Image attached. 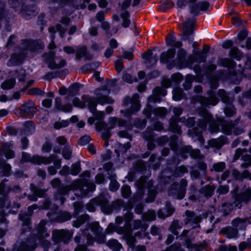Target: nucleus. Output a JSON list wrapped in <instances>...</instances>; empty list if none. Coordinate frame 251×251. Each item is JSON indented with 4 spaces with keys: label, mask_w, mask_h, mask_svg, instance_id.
Instances as JSON below:
<instances>
[{
    "label": "nucleus",
    "mask_w": 251,
    "mask_h": 251,
    "mask_svg": "<svg viewBox=\"0 0 251 251\" xmlns=\"http://www.w3.org/2000/svg\"><path fill=\"white\" fill-rule=\"evenodd\" d=\"M197 0H178L177 4L179 8H182L189 3L191 7V12L194 14H198L200 10H206L209 6L207 2L197 3Z\"/></svg>",
    "instance_id": "f257e3e1"
},
{
    "label": "nucleus",
    "mask_w": 251,
    "mask_h": 251,
    "mask_svg": "<svg viewBox=\"0 0 251 251\" xmlns=\"http://www.w3.org/2000/svg\"><path fill=\"white\" fill-rule=\"evenodd\" d=\"M46 63L51 69H57L64 67L66 64V61L60 57H55L50 55L46 59Z\"/></svg>",
    "instance_id": "f03ea898"
},
{
    "label": "nucleus",
    "mask_w": 251,
    "mask_h": 251,
    "mask_svg": "<svg viewBox=\"0 0 251 251\" xmlns=\"http://www.w3.org/2000/svg\"><path fill=\"white\" fill-rule=\"evenodd\" d=\"M53 160L52 157H44L39 156H34L31 158H30L29 155L26 153H23L21 159L22 162L30 161L36 164H49Z\"/></svg>",
    "instance_id": "7ed1b4c3"
},
{
    "label": "nucleus",
    "mask_w": 251,
    "mask_h": 251,
    "mask_svg": "<svg viewBox=\"0 0 251 251\" xmlns=\"http://www.w3.org/2000/svg\"><path fill=\"white\" fill-rule=\"evenodd\" d=\"M117 123V119L116 118H111L109 120L107 127L102 132V137L105 140H107L111 136L110 129L113 128Z\"/></svg>",
    "instance_id": "20e7f679"
},
{
    "label": "nucleus",
    "mask_w": 251,
    "mask_h": 251,
    "mask_svg": "<svg viewBox=\"0 0 251 251\" xmlns=\"http://www.w3.org/2000/svg\"><path fill=\"white\" fill-rule=\"evenodd\" d=\"M34 102L29 100L24 103L21 107V110L27 114H33L36 112Z\"/></svg>",
    "instance_id": "39448f33"
},
{
    "label": "nucleus",
    "mask_w": 251,
    "mask_h": 251,
    "mask_svg": "<svg viewBox=\"0 0 251 251\" xmlns=\"http://www.w3.org/2000/svg\"><path fill=\"white\" fill-rule=\"evenodd\" d=\"M78 85L77 84H74L70 87L68 90L65 87H61L59 90V93L62 95H64L68 93L70 95H74L78 92Z\"/></svg>",
    "instance_id": "423d86ee"
},
{
    "label": "nucleus",
    "mask_w": 251,
    "mask_h": 251,
    "mask_svg": "<svg viewBox=\"0 0 251 251\" xmlns=\"http://www.w3.org/2000/svg\"><path fill=\"white\" fill-rule=\"evenodd\" d=\"M175 49H170L166 52H163L160 55V60L162 63H167L169 60L173 58L175 55Z\"/></svg>",
    "instance_id": "0eeeda50"
},
{
    "label": "nucleus",
    "mask_w": 251,
    "mask_h": 251,
    "mask_svg": "<svg viewBox=\"0 0 251 251\" xmlns=\"http://www.w3.org/2000/svg\"><path fill=\"white\" fill-rule=\"evenodd\" d=\"M76 57L80 58L85 57L86 59L89 60L92 57V55L87 52L86 48L85 47H81L77 49L76 52Z\"/></svg>",
    "instance_id": "6e6552de"
},
{
    "label": "nucleus",
    "mask_w": 251,
    "mask_h": 251,
    "mask_svg": "<svg viewBox=\"0 0 251 251\" xmlns=\"http://www.w3.org/2000/svg\"><path fill=\"white\" fill-rule=\"evenodd\" d=\"M146 57L147 64L150 65L151 66L155 64L157 61V55H153L151 52L146 53L145 55Z\"/></svg>",
    "instance_id": "1a4fd4ad"
},
{
    "label": "nucleus",
    "mask_w": 251,
    "mask_h": 251,
    "mask_svg": "<svg viewBox=\"0 0 251 251\" xmlns=\"http://www.w3.org/2000/svg\"><path fill=\"white\" fill-rule=\"evenodd\" d=\"M106 92H103L100 94V96L98 98V101L100 104L106 103H111L113 102V100L106 95Z\"/></svg>",
    "instance_id": "9d476101"
},
{
    "label": "nucleus",
    "mask_w": 251,
    "mask_h": 251,
    "mask_svg": "<svg viewBox=\"0 0 251 251\" xmlns=\"http://www.w3.org/2000/svg\"><path fill=\"white\" fill-rule=\"evenodd\" d=\"M195 24L194 20H188L184 24L183 31L185 34L192 33V28Z\"/></svg>",
    "instance_id": "9b49d317"
},
{
    "label": "nucleus",
    "mask_w": 251,
    "mask_h": 251,
    "mask_svg": "<svg viewBox=\"0 0 251 251\" xmlns=\"http://www.w3.org/2000/svg\"><path fill=\"white\" fill-rule=\"evenodd\" d=\"M15 84V80L14 78H10L4 81L1 85L3 89H10L13 87Z\"/></svg>",
    "instance_id": "f8f14e48"
},
{
    "label": "nucleus",
    "mask_w": 251,
    "mask_h": 251,
    "mask_svg": "<svg viewBox=\"0 0 251 251\" xmlns=\"http://www.w3.org/2000/svg\"><path fill=\"white\" fill-rule=\"evenodd\" d=\"M57 232L58 233L60 238H62L65 241H66V239H69L72 236V233L68 231L61 230L57 231Z\"/></svg>",
    "instance_id": "ddd939ff"
},
{
    "label": "nucleus",
    "mask_w": 251,
    "mask_h": 251,
    "mask_svg": "<svg viewBox=\"0 0 251 251\" xmlns=\"http://www.w3.org/2000/svg\"><path fill=\"white\" fill-rule=\"evenodd\" d=\"M180 228V226L179 225V222L178 221H174L170 227L172 232L176 235H177L178 234V232L177 230L179 229Z\"/></svg>",
    "instance_id": "4468645a"
},
{
    "label": "nucleus",
    "mask_w": 251,
    "mask_h": 251,
    "mask_svg": "<svg viewBox=\"0 0 251 251\" xmlns=\"http://www.w3.org/2000/svg\"><path fill=\"white\" fill-rule=\"evenodd\" d=\"M238 235V230L235 229L228 228L226 232V236L228 238H232L236 237Z\"/></svg>",
    "instance_id": "2eb2a0df"
},
{
    "label": "nucleus",
    "mask_w": 251,
    "mask_h": 251,
    "mask_svg": "<svg viewBox=\"0 0 251 251\" xmlns=\"http://www.w3.org/2000/svg\"><path fill=\"white\" fill-rule=\"evenodd\" d=\"M230 54L231 56L238 60H239L240 58V53L238 51V48L236 47H234L231 49L230 51Z\"/></svg>",
    "instance_id": "dca6fc26"
},
{
    "label": "nucleus",
    "mask_w": 251,
    "mask_h": 251,
    "mask_svg": "<svg viewBox=\"0 0 251 251\" xmlns=\"http://www.w3.org/2000/svg\"><path fill=\"white\" fill-rule=\"evenodd\" d=\"M182 91L181 89H176L173 92V98L175 100H179L182 96Z\"/></svg>",
    "instance_id": "f3484780"
},
{
    "label": "nucleus",
    "mask_w": 251,
    "mask_h": 251,
    "mask_svg": "<svg viewBox=\"0 0 251 251\" xmlns=\"http://www.w3.org/2000/svg\"><path fill=\"white\" fill-rule=\"evenodd\" d=\"M214 170L217 172H221L225 168V164L223 162L218 163L213 166Z\"/></svg>",
    "instance_id": "a211bd4d"
},
{
    "label": "nucleus",
    "mask_w": 251,
    "mask_h": 251,
    "mask_svg": "<svg viewBox=\"0 0 251 251\" xmlns=\"http://www.w3.org/2000/svg\"><path fill=\"white\" fill-rule=\"evenodd\" d=\"M245 221L243 220H242L240 218H236L234 219L232 222V225L235 227L239 226L240 225L242 226L244 225Z\"/></svg>",
    "instance_id": "6ab92c4d"
},
{
    "label": "nucleus",
    "mask_w": 251,
    "mask_h": 251,
    "mask_svg": "<svg viewBox=\"0 0 251 251\" xmlns=\"http://www.w3.org/2000/svg\"><path fill=\"white\" fill-rule=\"evenodd\" d=\"M90 141V137L89 136L85 135L79 139L78 143L81 145H85L88 144Z\"/></svg>",
    "instance_id": "aec40b11"
},
{
    "label": "nucleus",
    "mask_w": 251,
    "mask_h": 251,
    "mask_svg": "<svg viewBox=\"0 0 251 251\" xmlns=\"http://www.w3.org/2000/svg\"><path fill=\"white\" fill-rule=\"evenodd\" d=\"M130 193V188L127 186H125L122 188V194L124 197H127Z\"/></svg>",
    "instance_id": "412c9836"
},
{
    "label": "nucleus",
    "mask_w": 251,
    "mask_h": 251,
    "mask_svg": "<svg viewBox=\"0 0 251 251\" xmlns=\"http://www.w3.org/2000/svg\"><path fill=\"white\" fill-rule=\"evenodd\" d=\"M123 80L129 83H132L134 81H135V79H133L132 78L131 76L127 73L125 74L123 76Z\"/></svg>",
    "instance_id": "4be33fe9"
},
{
    "label": "nucleus",
    "mask_w": 251,
    "mask_h": 251,
    "mask_svg": "<svg viewBox=\"0 0 251 251\" xmlns=\"http://www.w3.org/2000/svg\"><path fill=\"white\" fill-rule=\"evenodd\" d=\"M248 35V32L247 30H244L240 32L238 35V38L241 41L244 40Z\"/></svg>",
    "instance_id": "5701e85b"
},
{
    "label": "nucleus",
    "mask_w": 251,
    "mask_h": 251,
    "mask_svg": "<svg viewBox=\"0 0 251 251\" xmlns=\"http://www.w3.org/2000/svg\"><path fill=\"white\" fill-rule=\"evenodd\" d=\"M42 93V91L38 88H33L29 89L28 91V93L30 95H39Z\"/></svg>",
    "instance_id": "b1692460"
},
{
    "label": "nucleus",
    "mask_w": 251,
    "mask_h": 251,
    "mask_svg": "<svg viewBox=\"0 0 251 251\" xmlns=\"http://www.w3.org/2000/svg\"><path fill=\"white\" fill-rule=\"evenodd\" d=\"M123 58L131 60L133 58V55L132 52L125 51L123 54Z\"/></svg>",
    "instance_id": "393cba45"
},
{
    "label": "nucleus",
    "mask_w": 251,
    "mask_h": 251,
    "mask_svg": "<svg viewBox=\"0 0 251 251\" xmlns=\"http://www.w3.org/2000/svg\"><path fill=\"white\" fill-rule=\"evenodd\" d=\"M96 103L94 100H91L89 103V108L92 112L96 111Z\"/></svg>",
    "instance_id": "a878e982"
},
{
    "label": "nucleus",
    "mask_w": 251,
    "mask_h": 251,
    "mask_svg": "<svg viewBox=\"0 0 251 251\" xmlns=\"http://www.w3.org/2000/svg\"><path fill=\"white\" fill-rule=\"evenodd\" d=\"M115 68L119 72L122 71L123 68V63L121 60H118L115 62Z\"/></svg>",
    "instance_id": "bb28decb"
},
{
    "label": "nucleus",
    "mask_w": 251,
    "mask_h": 251,
    "mask_svg": "<svg viewBox=\"0 0 251 251\" xmlns=\"http://www.w3.org/2000/svg\"><path fill=\"white\" fill-rule=\"evenodd\" d=\"M80 172V168L77 165H74L72 166V169L71 170V174L73 175H76L79 173Z\"/></svg>",
    "instance_id": "cd10ccee"
},
{
    "label": "nucleus",
    "mask_w": 251,
    "mask_h": 251,
    "mask_svg": "<svg viewBox=\"0 0 251 251\" xmlns=\"http://www.w3.org/2000/svg\"><path fill=\"white\" fill-rule=\"evenodd\" d=\"M5 155L7 159L12 158L14 156V153L13 151L10 150H7L5 149Z\"/></svg>",
    "instance_id": "c85d7f7f"
},
{
    "label": "nucleus",
    "mask_w": 251,
    "mask_h": 251,
    "mask_svg": "<svg viewBox=\"0 0 251 251\" xmlns=\"http://www.w3.org/2000/svg\"><path fill=\"white\" fill-rule=\"evenodd\" d=\"M155 215L152 212H149L145 215V219L147 220H153L155 219Z\"/></svg>",
    "instance_id": "c756f323"
},
{
    "label": "nucleus",
    "mask_w": 251,
    "mask_h": 251,
    "mask_svg": "<svg viewBox=\"0 0 251 251\" xmlns=\"http://www.w3.org/2000/svg\"><path fill=\"white\" fill-rule=\"evenodd\" d=\"M172 79L174 81L178 82L182 80V77L180 74H175L172 75Z\"/></svg>",
    "instance_id": "7c9ffc66"
},
{
    "label": "nucleus",
    "mask_w": 251,
    "mask_h": 251,
    "mask_svg": "<svg viewBox=\"0 0 251 251\" xmlns=\"http://www.w3.org/2000/svg\"><path fill=\"white\" fill-rule=\"evenodd\" d=\"M119 187V184L116 181H113L110 185V189L112 191L117 190Z\"/></svg>",
    "instance_id": "2f4dec72"
},
{
    "label": "nucleus",
    "mask_w": 251,
    "mask_h": 251,
    "mask_svg": "<svg viewBox=\"0 0 251 251\" xmlns=\"http://www.w3.org/2000/svg\"><path fill=\"white\" fill-rule=\"evenodd\" d=\"M19 79L20 81H24L25 80V71L23 69H20L19 71Z\"/></svg>",
    "instance_id": "473e14b6"
},
{
    "label": "nucleus",
    "mask_w": 251,
    "mask_h": 251,
    "mask_svg": "<svg viewBox=\"0 0 251 251\" xmlns=\"http://www.w3.org/2000/svg\"><path fill=\"white\" fill-rule=\"evenodd\" d=\"M55 106L59 110H62L63 105L61 104V100L59 98H56L55 99Z\"/></svg>",
    "instance_id": "72a5a7b5"
},
{
    "label": "nucleus",
    "mask_w": 251,
    "mask_h": 251,
    "mask_svg": "<svg viewBox=\"0 0 251 251\" xmlns=\"http://www.w3.org/2000/svg\"><path fill=\"white\" fill-rule=\"evenodd\" d=\"M51 149V146L49 143H45L42 148V151L43 152H48L50 151Z\"/></svg>",
    "instance_id": "f704fd0d"
},
{
    "label": "nucleus",
    "mask_w": 251,
    "mask_h": 251,
    "mask_svg": "<svg viewBox=\"0 0 251 251\" xmlns=\"http://www.w3.org/2000/svg\"><path fill=\"white\" fill-rule=\"evenodd\" d=\"M232 23L234 25L239 26L241 25V21L238 17H233L232 18Z\"/></svg>",
    "instance_id": "c9c22d12"
},
{
    "label": "nucleus",
    "mask_w": 251,
    "mask_h": 251,
    "mask_svg": "<svg viewBox=\"0 0 251 251\" xmlns=\"http://www.w3.org/2000/svg\"><path fill=\"white\" fill-rule=\"evenodd\" d=\"M122 18H123V22L122 23V26L125 27H127L129 26L130 24V20L126 17H124L122 16Z\"/></svg>",
    "instance_id": "e433bc0d"
},
{
    "label": "nucleus",
    "mask_w": 251,
    "mask_h": 251,
    "mask_svg": "<svg viewBox=\"0 0 251 251\" xmlns=\"http://www.w3.org/2000/svg\"><path fill=\"white\" fill-rule=\"evenodd\" d=\"M109 46L110 48L112 49H116L118 46V42L115 39H112L109 42Z\"/></svg>",
    "instance_id": "4c0bfd02"
},
{
    "label": "nucleus",
    "mask_w": 251,
    "mask_h": 251,
    "mask_svg": "<svg viewBox=\"0 0 251 251\" xmlns=\"http://www.w3.org/2000/svg\"><path fill=\"white\" fill-rule=\"evenodd\" d=\"M92 229L97 234H99L101 231V229L99 227V225L96 223L93 225Z\"/></svg>",
    "instance_id": "58836bf2"
},
{
    "label": "nucleus",
    "mask_w": 251,
    "mask_h": 251,
    "mask_svg": "<svg viewBox=\"0 0 251 251\" xmlns=\"http://www.w3.org/2000/svg\"><path fill=\"white\" fill-rule=\"evenodd\" d=\"M51 100L50 99L44 100L42 102L43 106L47 108L50 107L51 105Z\"/></svg>",
    "instance_id": "ea45409f"
},
{
    "label": "nucleus",
    "mask_w": 251,
    "mask_h": 251,
    "mask_svg": "<svg viewBox=\"0 0 251 251\" xmlns=\"http://www.w3.org/2000/svg\"><path fill=\"white\" fill-rule=\"evenodd\" d=\"M63 50L64 51L68 54L73 53L75 52V50L71 47H64Z\"/></svg>",
    "instance_id": "a19ab883"
},
{
    "label": "nucleus",
    "mask_w": 251,
    "mask_h": 251,
    "mask_svg": "<svg viewBox=\"0 0 251 251\" xmlns=\"http://www.w3.org/2000/svg\"><path fill=\"white\" fill-rule=\"evenodd\" d=\"M56 141L60 145H63L66 143V139L63 136H60L56 139Z\"/></svg>",
    "instance_id": "79ce46f5"
},
{
    "label": "nucleus",
    "mask_w": 251,
    "mask_h": 251,
    "mask_svg": "<svg viewBox=\"0 0 251 251\" xmlns=\"http://www.w3.org/2000/svg\"><path fill=\"white\" fill-rule=\"evenodd\" d=\"M72 109V107L71 104H68L65 105H63V108L61 111L65 112H70Z\"/></svg>",
    "instance_id": "37998d69"
},
{
    "label": "nucleus",
    "mask_w": 251,
    "mask_h": 251,
    "mask_svg": "<svg viewBox=\"0 0 251 251\" xmlns=\"http://www.w3.org/2000/svg\"><path fill=\"white\" fill-rule=\"evenodd\" d=\"M8 65H14L17 64V61H16V56L15 55H13L10 59L9 60L8 63Z\"/></svg>",
    "instance_id": "c03bdc74"
},
{
    "label": "nucleus",
    "mask_w": 251,
    "mask_h": 251,
    "mask_svg": "<svg viewBox=\"0 0 251 251\" xmlns=\"http://www.w3.org/2000/svg\"><path fill=\"white\" fill-rule=\"evenodd\" d=\"M233 45V42L231 40H228L225 42L223 44V47L224 48L228 49L231 47Z\"/></svg>",
    "instance_id": "a18cd8bd"
},
{
    "label": "nucleus",
    "mask_w": 251,
    "mask_h": 251,
    "mask_svg": "<svg viewBox=\"0 0 251 251\" xmlns=\"http://www.w3.org/2000/svg\"><path fill=\"white\" fill-rule=\"evenodd\" d=\"M186 54V52L184 50L182 49H180L178 50V52L177 53V57L179 58V59H181L182 58L184 57V56Z\"/></svg>",
    "instance_id": "49530a36"
},
{
    "label": "nucleus",
    "mask_w": 251,
    "mask_h": 251,
    "mask_svg": "<svg viewBox=\"0 0 251 251\" xmlns=\"http://www.w3.org/2000/svg\"><path fill=\"white\" fill-rule=\"evenodd\" d=\"M131 1V0H125L123 3L122 8L125 9L129 7L130 5Z\"/></svg>",
    "instance_id": "de8ad7c7"
},
{
    "label": "nucleus",
    "mask_w": 251,
    "mask_h": 251,
    "mask_svg": "<svg viewBox=\"0 0 251 251\" xmlns=\"http://www.w3.org/2000/svg\"><path fill=\"white\" fill-rule=\"evenodd\" d=\"M71 153L70 150H64L63 152V156L65 159H68L71 157Z\"/></svg>",
    "instance_id": "09e8293b"
},
{
    "label": "nucleus",
    "mask_w": 251,
    "mask_h": 251,
    "mask_svg": "<svg viewBox=\"0 0 251 251\" xmlns=\"http://www.w3.org/2000/svg\"><path fill=\"white\" fill-rule=\"evenodd\" d=\"M96 182L98 183H101L104 181V176L101 174H99L96 176Z\"/></svg>",
    "instance_id": "8fccbe9b"
},
{
    "label": "nucleus",
    "mask_w": 251,
    "mask_h": 251,
    "mask_svg": "<svg viewBox=\"0 0 251 251\" xmlns=\"http://www.w3.org/2000/svg\"><path fill=\"white\" fill-rule=\"evenodd\" d=\"M175 42V39L174 36H171L170 38H168L166 40V44L168 45H173Z\"/></svg>",
    "instance_id": "3c124183"
},
{
    "label": "nucleus",
    "mask_w": 251,
    "mask_h": 251,
    "mask_svg": "<svg viewBox=\"0 0 251 251\" xmlns=\"http://www.w3.org/2000/svg\"><path fill=\"white\" fill-rule=\"evenodd\" d=\"M185 213L187 216L188 220L189 221H193V217L194 216V213L189 211H186Z\"/></svg>",
    "instance_id": "603ef678"
},
{
    "label": "nucleus",
    "mask_w": 251,
    "mask_h": 251,
    "mask_svg": "<svg viewBox=\"0 0 251 251\" xmlns=\"http://www.w3.org/2000/svg\"><path fill=\"white\" fill-rule=\"evenodd\" d=\"M114 52L113 49L111 48H108L104 53V55L106 57H109Z\"/></svg>",
    "instance_id": "864d4df0"
},
{
    "label": "nucleus",
    "mask_w": 251,
    "mask_h": 251,
    "mask_svg": "<svg viewBox=\"0 0 251 251\" xmlns=\"http://www.w3.org/2000/svg\"><path fill=\"white\" fill-rule=\"evenodd\" d=\"M225 112L227 116H231L235 113V110L233 109L229 110L228 108H226L225 110Z\"/></svg>",
    "instance_id": "5fc2aeb1"
},
{
    "label": "nucleus",
    "mask_w": 251,
    "mask_h": 251,
    "mask_svg": "<svg viewBox=\"0 0 251 251\" xmlns=\"http://www.w3.org/2000/svg\"><path fill=\"white\" fill-rule=\"evenodd\" d=\"M218 99L214 96H213L211 97V99L208 102V103L215 105L218 102Z\"/></svg>",
    "instance_id": "6e6d98bb"
},
{
    "label": "nucleus",
    "mask_w": 251,
    "mask_h": 251,
    "mask_svg": "<svg viewBox=\"0 0 251 251\" xmlns=\"http://www.w3.org/2000/svg\"><path fill=\"white\" fill-rule=\"evenodd\" d=\"M158 114L160 116H163L166 113V110L164 108L157 109Z\"/></svg>",
    "instance_id": "4d7b16f0"
},
{
    "label": "nucleus",
    "mask_w": 251,
    "mask_h": 251,
    "mask_svg": "<svg viewBox=\"0 0 251 251\" xmlns=\"http://www.w3.org/2000/svg\"><path fill=\"white\" fill-rule=\"evenodd\" d=\"M97 19L98 21L101 22L104 19V14L102 12H99L97 15Z\"/></svg>",
    "instance_id": "13d9d810"
},
{
    "label": "nucleus",
    "mask_w": 251,
    "mask_h": 251,
    "mask_svg": "<svg viewBox=\"0 0 251 251\" xmlns=\"http://www.w3.org/2000/svg\"><path fill=\"white\" fill-rule=\"evenodd\" d=\"M247 247V244L245 242H242L239 245V249L241 251H244Z\"/></svg>",
    "instance_id": "bf43d9fd"
},
{
    "label": "nucleus",
    "mask_w": 251,
    "mask_h": 251,
    "mask_svg": "<svg viewBox=\"0 0 251 251\" xmlns=\"http://www.w3.org/2000/svg\"><path fill=\"white\" fill-rule=\"evenodd\" d=\"M219 190L223 194L226 193L228 191V188L226 186H220Z\"/></svg>",
    "instance_id": "052dcab7"
},
{
    "label": "nucleus",
    "mask_w": 251,
    "mask_h": 251,
    "mask_svg": "<svg viewBox=\"0 0 251 251\" xmlns=\"http://www.w3.org/2000/svg\"><path fill=\"white\" fill-rule=\"evenodd\" d=\"M141 226V222L139 220H136L134 223V228L137 229L139 228Z\"/></svg>",
    "instance_id": "680f3d73"
},
{
    "label": "nucleus",
    "mask_w": 251,
    "mask_h": 251,
    "mask_svg": "<svg viewBox=\"0 0 251 251\" xmlns=\"http://www.w3.org/2000/svg\"><path fill=\"white\" fill-rule=\"evenodd\" d=\"M73 104L75 106L80 107L81 106V104L80 103L79 100L78 99L75 98L73 100Z\"/></svg>",
    "instance_id": "e2e57ef3"
},
{
    "label": "nucleus",
    "mask_w": 251,
    "mask_h": 251,
    "mask_svg": "<svg viewBox=\"0 0 251 251\" xmlns=\"http://www.w3.org/2000/svg\"><path fill=\"white\" fill-rule=\"evenodd\" d=\"M174 112L176 115L178 116L181 113L182 109L180 108H174Z\"/></svg>",
    "instance_id": "0e129e2a"
},
{
    "label": "nucleus",
    "mask_w": 251,
    "mask_h": 251,
    "mask_svg": "<svg viewBox=\"0 0 251 251\" xmlns=\"http://www.w3.org/2000/svg\"><path fill=\"white\" fill-rule=\"evenodd\" d=\"M59 183H60V181L58 179H53L51 181V184L54 187H56V186H58Z\"/></svg>",
    "instance_id": "69168bd1"
},
{
    "label": "nucleus",
    "mask_w": 251,
    "mask_h": 251,
    "mask_svg": "<svg viewBox=\"0 0 251 251\" xmlns=\"http://www.w3.org/2000/svg\"><path fill=\"white\" fill-rule=\"evenodd\" d=\"M246 67L249 69H251V56L248 59L246 63Z\"/></svg>",
    "instance_id": "338daca9"
},
{
    "label": "nucleus",
    "mask_w": 251,
    "mask_h": 251,
    "mask_svg": "<svg viewBox=\"0 0 251 251\" xmlns=\"http://www.w3.org/2000/svg\"><path fill=\"white\" fill-rule=\"evenodd\" d=\"M246 47L248 49H250L251 48V38H248L246 41Z\"/></svg>",
    "instance_id": "774afa93"
}]
</instances>
